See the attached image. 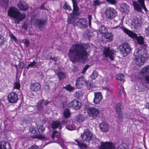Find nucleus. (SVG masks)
I'll list each match as a JSON object with an SVG mask.
<instances>
[{
    "instance_id": "obj_1",
    "label": "nucleus",
    "mask_w": 149,
    "mask_h": 149,
    "mask_svg": "<svg viewBox=\"0 0 149 149\" xmlns=\"http://www.w3.org/2000/svg\"><path fill=\"white\" fill-rule=\"evenodd\" d=\"M89 48L86 44L76 43L73 44L69 49L68 57L72 63L80 60L87 58L89 55L87 50Z\"/></svg>"
},
{
    "instance_id": "obj_2",
    "label": "nucleus",
    "mask_w": 149,
    "mask_h": 149,
    "mask_svg": "<svg viewBox=\"0 0 149 149\" xmlns=\"http://www.w3.org/2000/svg\"><path fill=\"white\" fill-rule=\"evenodd\" d=\"M8 14L9 17L15 19V22L16 24H19L26 17L24 13H21L16 8L13 7H11L9 9Z\"/></svg>"
},
{
    "instance_id": "obj_3",
    "label": "nucleus",
    "mask_w": 149,
    "mask_h": 149,
    "mask_svg": "<svg viewBox=\"0 0 149 149\" xmlns=\"http://www.w3.org/2000/svg\"><path fill=\"white\" fill-rule=\"evenodd\" d=\"M51 137L56 141L55 142L60 144L63 149H67L64 145V140L62 138L57 131H54L52 134Z\"/></svg>"
},
{
    "instance_id": "obj_4",
    "label": "nucleus",
    "mask_w": 149,
    "mask_h": 149,
    "mask_svg": "<svg viewBox=\"0 0 149 149\" xmlns=\"http://www.w3.org/2000/svg\"><path fill=\"white\" fill-rule=\"evenodd\" d=\"M146 46L144 45V46H141L138 49H136L134 53V56L147 59L148 56L146 49Z\"/></svg>"
},
{
    "instance_id": "obj_5",
    "label": "nucleus",
    "mask_w": 149,
    "mask_h": 149,
    "mask_svg": "<svg viewBox=\"0 0 149 149\" xmlns=\"http://www.w3.org/2000/svg\"><path fill=\"white\" fill-rule=\"evenodd\" d=\"M120 54L123 56H125L128 54L131 50V48L129 44L127 43H124L119 46Z\"/></svg>"
},
{
    "instance_id": "obj_6",
    "label": "nucleus",
    "mask_w": 149,
    "mask_h": 149,
    "mask_svg": "<svg viewBox=\"0 0 149 149\" xmlns=\"http://www.w3.org/2000/svg\"><path fill=\"white\" fill-rule=\"evenodd\" d=\"M104 13L106 17L110 19H113L117 15L116 10L114 8L110 7H107L106 8Z\"/></svg>"
},
{
    "instance_id": "obj_7",
    "label": "nucleus",
    "mask_w": 149,
    "mask_h": 149,
    "mask_svg": "<svg viewBox=\"0 0 149 149\" xmlns=\"http://www.w3.org/2000/svg\"><path fill=\"white\" fill-rule=\"evenodd\" d=\"M92 134L90 132L89 130H86L81 135V139L86 143H89L90 141L92 140Z\"/></svg>"
},
{
    "instance_id": "obj_8",
    "label": "nucleus",
    "mask_w": 149,
    "mask_h": 149,
    "mask_svg": "<svg viewBox=\"0 0 149 149\" xmlns=\"http://www.w3.org/2000/svg\"><path fill=\"white\" fill-rule=\"evenodd\" d=\"M87 112L89 117L95 119L99 116L100 112L98 109L96 108L89 107L88 109Z\"/></svg>"
},
{
    "instance_id": "obj_9",
    "label": "nucleus",
    "mask_w": 149,
    "mask_h": 149,
    "mask_svg": "<svg viewBox=\"0 0 149 149\" xmlns=\"http://www.w3.org/2000/svg\"><path fill=\"white\" fill-rule=\"evenodd\" d=\"M114 50L110 48L105 47L103 50V54L106 57H108L111 61L114 60Z\"/></svg>"
},
{
    "instance_id": "obj_10",
    "label": "nucleus",
    "mask_w": 149,
    "mask_h": 149,
    "mask_svg": "<svg viewBox=\"0 0 149 149\" xmlns=\"http://www.w3.org/2000/svg\"><path fill=\"white\" fill-rule=\"evenodd\" d=\"M7 99L9 103H15L18 100V95L15 92H11L8 95Z\"/></svg>"
},
{
    "instance_id": "obj_11",
    "label": "nucleus",
    "mask_w": 149,
    "mask_h": 149,
    "mask_svg": "<svg viewBox=\"0 0 149 149\" xmlns=\"http://www.w3.org/2000/svg\"><path fill=\"white\" fill-rule=\"evenodd\" d=\"M62 124L65 125L66 128L68 130L72 131L76 129V126L74 124L66 119L63 120L62 121Z\"/></svg>"
},
{
    "instance_id": "obj_12",
    "label": "nucleus",
    "mask_w": 149,
    "mask_h": 149,
    "mask_svg": "<svg viewBox=\"0 0 149 149\" xmlns=\"http://www.w3.org/2000/svg\"><path fill=\"white\" fill-rule=\"evenodd\" d=\"M85 84H87L86 81L83 76H81L77 79L75 83L77 88H82L83 86L85 85Z\"/></svg>"
},
{
    "instance_id": "obj_13",
    "label": "nucleus",
    "mask_w": 149,
    "mask_h": 149,
    "mask_svg": "<svg viewBox=\"0 0 149 149\" xmlns=\"http://www.w3.org/2000/svg\"><path fill=\"white\" fill-rule=\"evenodd\" d=\"M100 149H114L115 144L111 142H101Z\"/></svg>"
},
{
    "instance_id": "obj_14",
    "label": "nucleus",
    "mask_w": 149,
    "mask_h": 149,
    "mask_svg": "<svg viewBox=\"0 0 149 149\" xmlns=\"http://www.w3.org/2000/svg\"><path fill=\"white\" fill-rule=\"evenodd\" d=\"M81 103L79 101L74 100L68 104V106L75 110H79L81 107Z\"/></svg>"
},
{
    "instance_id": "obj_15",
    "label": "nucleus",
    "mask_w": 149,
    "mask_h": 149,
    "mask_svg": "<svg viewBox=\"0 0 149 149\" xmlns=\"http://www.w3.org/2000/svg\"><path fill=\"white\" fill-rule=\"evenodd\" d=\"M17 6L21 10L25 11L28 10L29 8L28 4L23 1H20L17 3Z\"/></svg>"
},
{
    "instance_id": "obj_16",
    "label": "nucleus",
    "mask_w": 149,
    "mask_h": 149,
    "mask_svg": "<svg viewBox=\"0 0 149 149\" xmlns=\"http://www.w3.org/2000/svg\"><path fill=\"white\" fill-rule=\"evenodd\" d=\"M76 24L81 29H86L88 26L87 21L86 19L81 18L79 19Z\"/></svg>"
},
{
    "instance_id": "obj_17",
    "label": "nucleus",
    "mask_w": 149,
    "mask_h": 149,
    "mask_svg": "<svg viewBox=\"0 0 149 149\" xmlns=\"http://www.w3.org/2000/svg\"><path fill=\"white\" fill-rule=\"evenodd\" d=\"M41 88V86L39 83L36 82H32L31 89L33 91L37 92L39 91Z\"/></svg>"
},
{
    "instance_id": "obj_18",
    "label": "nucleus",
    "mask_w": 149,
    "mask_h": 149,
    "mask_svg": "<svg viewBox=\"0 0 149 149\" xmlns=\"http://www.w3.org/2000/svg\"><path fill=\"white\" fill-rule=\"evenodd\" d=\"M94 96L93 102L95 104H98L102 101V96L101 92L95 93Z\"/></svg>"
},
{
    "instance_id": "obj_19",
    "label": "nucleus",
    "mask_w": 149,
    "mask_h": 149,
    "mask_svg": "<svg viewBox=\"0 0 149 149\" xmlns=\"http://www.w3.org/2000/svg\"><path fill=\"white\" fill-rule=\"evenodd\" d=\"M75 141L77 143L76 145H77L80 149H86L87 148V145L82 140L79 139H74Z\"/></svg>"
},
{
    "instance_id": "obj_20",
    "label": "nucleus",
    "mask_w": 149,
    "mask_h": 149,
    "mask_svg": "<svg viewBox=\"0 0 149 149\" xmlns=\"http://www.w3.org/2000/svg\"><path fill=\"white\" fill-rule=\"evenodd\" d=\"M120 6L121 11L124 13L127 14L129 13L130 10V7L126 3H120Z\"/></svg>"
},
{
    "instance_id": "obj_21",
    "label": "nucleus",
    "mask_w": 149,
    "mask_h": 149,
    "mask_svg": "<svg viewBox=\"0 0 149 149\" xmlns=\"http://www.w3.org/2000/svg\"><path fill=\"white\" fill-rule=\"evenodd\" d=\"M132 38L135 39L137 41L139 44L144 46V38L142 36H138L135 33Z\"/></svg>"
},
{
    "instance_id": "obj_22",
    "label": "nucleus",
    "mask_w": 149,
    "mask_h": 149,
    "mask_svg": "<svg viewBox=\"0 0 149 149\" xmlns=\"http://www.w3.org/2000/svg\"><path fill=\"white\" fill-rule=\"evenodd\" d=\"M147 59L145 58L136 56L134 61L136 65L141 66L143 65L144 61Z\"/></svg>"
},
{
    "instance_id": "obj_23",
    "label": "nucleus",
    "mask_w": 149,
    "mask_h": 149,
    "mask_svg": "<svg viewBox=\"0 0 149 149\" xmlns=\"http://www.w3.org/2000/svg\"><path fill=\"white\" fill-rule=\"evenodd\" d=\"M45 20L38 19L36 21L35 24L39 29L42 30L45 25Z\"/></svg>"
},
{
    "instance_id": "obj_24",
    "label": "nucleus",
    "mask_w": 149,
    "mask_h": 149,
    "mask_svg": "<svg viewBox=\"0 0 149 149\" xmlns=\"http://www.w3.org/2000/svg\"><path fill=\"white\" fill-rule=\"evenodd\" d=\"M11 149V146L8 142L2 141L0 142V149Z\"/></svg>"
},
{
    "instance_id": "obj_25",
    "label": "nucleus",
    "mask_w": 149,
    "mask_h": 149,
    "mask_svg": "<svg viewBox=\"0 0 149 149\" xmlns=\"http://www.w3.org/2000/svg\"><path fill=\"white\" fill-rule=\"evenodd\" d=\"M61 123L58 120L53 121L51 124V127L53 129H55L58 128L59 130L61 129L62 127Z\"/></svg>"
},
{
    "instance_id": "obj_26",
    "label": "nucleus",
    "mask_w": 149,
    "mask_h": 149,
    "mask_svg": "<svg viewBox=\"0 0 149 149\" xmlns=\"http://www.w3.org/2000/svg\"><path fill=\"white\" fill-rule=\"evenodd\" d=\"M99 126L100 130L104 132H106L108 131L109 126L106 123L103 122L99 124Z\"/></svg>"
},
{
    "instance_id": "obj_27",
    "label": "nucleus",
    "mask_w": 149,
    "mask_h": 149,
    "mask_svg": "<svg viewBox=\"0 0 149 149\" xmlns=\"http://www.w3.org/2000/svg\"><path fill=\"white\" fill-rule=\"evenodd\" d=\"M45 101V100L43 99L41 100H39L37 103L36 107L38 110L41 112L42 111L44 107L43 106V104Z\"/></svg>"
},
{
    "instance_id": "obj_28",
    "label": "nucleus",
    "mask_w": 149,
    "mask_h": 149,
    "mask_svg": "<svg viewBox=\"0 0 149 149\" xmlns=\"http://www.w3.org/2000/svg\"><path fill=\"white\" fill-rule=\"evenodd\" d=\"M74 119L77 122L81 123L84 121L85 117L83 114L79 113L75 116Z\"/></svg>"
},
{
    "instance_id": "obj_29",
    "label": "nucleus",
    "mask_w": 149,
    "mask_h": 149,
    "mask_svg": "<svg viewBox=\"0 0 149 149\" xmlns=\"http://www.w3.org/2000/svg\"><path fill=\"white\" fill-rule=\"evenodd\" d=\"M119 28L120 29H122L124 33L131 38H132L135 33H133L132 31L124 27L123 26H122L121 27H119Z\"/></svg>"
},
{
    "instance_id": "obj_30",
    "label": "nucleus",
    "mask_w": 149,
    "mask_h": 149,
    "mask_svg": "<svg viewBox=\"0 0 149 149\" xmlns=\"http://www.w3.org/2000/svg\"><path fill=\"white\" fill-rule=\"evenodd\" d=\"M115 109L117 113H119L124 108L123 105L121 103H118L115 105Z\"/></svg>"
},
{
    "instance_id": "obj_31",
    "label": "nucleus",
    "mask_w": 149,
    "mask_h": 149,
    "mask_svg": "<svg viewBox=\"0 0 149 149\" xmlns=\"http://www.w3.org/2000/svg\"><path fill=\"white\" fill-rule=\"evenodd\" d=\"M73 5V10L72 11L73 14L75 15H79L80 12L79 11V9L78 6L77 2H72Z\"/></svg>"
},
{
    "instance_id": "obj_32",
    "label": "nucleus",
    "mask_w": 149,
    "mask_h": 149,
    "mask_svg": "<svg viewBox=\"0 0 149 149\" xmlns=\"http://www.w3.org/2000/svg\"><path fill=\"white\" fill-rule=\"evenodd\" d=\"M32 137L34 138H38L44 141H47L49 139L47 137H45L41 134H34L32 136Z\"/></svg>"
},
{
    "instance_id": "obj_33",
    "label": "nucleus",
    "mask_w": 149,
    "mask_h": 149,
    "mask_svg": "<svg viewBox=\"0 0 149 149\" xmlns=\"http://www.w3.org/2000/svg\"><path fill=\"white\" fill-rule=\"evenodd\" d=\"M132 24L135 28H137L139 25V23L138 19L136 17H134L132 22Z\"/></svg>"
},
{
    "instance_id": "obj_34",
    "label": "nucleus",
    "mask_w": 149,
    "mask_h": 149,
    "mask_svg": "<svg viewBox=\"0 0 149 149\" xmlns=\"http://www.w3.org/2000/svg\"><path fill=\"white\" fill-rule=\"evenodd\" d=\"M63 88L68 91L70 92H72L74 90V87L72 86L70 84L66 85L65 86H63Z\"/></svg>"
},
{
    "instance_id": "obj_35",
    "label": "nucleus",
    "mask_w": 149,
    "mask_h": 149,
    "mask_svg": "<svg viewBox=\"0 0 149 149\" xmlns=\"http://www.w3.org/2000/svg\"><path fill=\"white\" fill-rule=\"evenodd\" d=\"M104 36L106 38V39H108V41L110 42L112 40L113 38V35L111 33H106L104 34Z\"/></svg>"
},
{
    "instance_id": "obj_36",
    "label": "nucleus",
    "mask_w": 149,
    "mask_h": 149,
    "mask_svg": "<svg viewBox=\"0 0 149 149\" xmlns=\"http://www.w3.org/2000/svg\"><path fill=\"white\" fill-rule=\"evenodd\" d=\"M38 65L37 64V63L35 61H33L32 62H31L26 67V68L29 69L30 68H33V67H36L37 68V67L36 66Z\"/></svg>"
},
{
    "instance_id": "obj_37",
    "label": "nucleus",
    "mask_w": 149,
    "mask_h": 149,
    "mask_svg": "<svg viewBox=\"0 0 149 149\" xmlns=\"http://www.w3.org/2000/svg\"><path fill=\"white\" fill-rule=\"evenodd\" d=\"M70 110L68 109H65L63 112V116L66 119L70 117Z\"/></svg>"
},
{
    "instance_id": "obj_38",
    "label": "nucleus",
    "mask_w": 149,
    "mask_h": 149,
    "mask_svg": "<svg viewBox=\"0 0 149 149\" xmlns=\"http://www.w3.org/2000/svg\"><path fill=\"white\" fill-rule=\"evenodd\" d=\"M57 75L60 81L63 80L66 78L65 74L62 72H58L57 74Z\"/></svg>"
},
{
    "instance_id": "obj_39",
    "label": "nucleus",
    "mask_w": 149,
    "mask_h": 149,
    "mask_svg": "<svg viewBox=\"0 0 149 149\" xmlns=\"http://www.w3.org/2000/svg\"><path fill=\"white\" fill-rule=\"evenodd\" d=\"M100 32L101 34H105L107 31V29L104 26H101L100 28Z\"/></svg>"
},
{
    "instance_id": "obj_40",
    "label": "nucleus",
    "mask_w": 149,
    "mask_h": 149,
    "mask_svg": "<svg viewBox=\"0 0 149 149\" xmlns=\"http://www.w3.org/2000/svg\"><path fill=\"white\" fill-rule=\"evenodd\" d=\"M142 72L143 74L149 73V65L144 67L142 69Z\"/></svg>"
},
{
    "instance_id": "obj_41",
    "label": "nucleus",
    "mask_w": 149,
    "mask_h": 149,
    "mask_svg": "<svg viewBox=\"0 0 149 149\" xmlns=\"http://www.w3.org/2000/svg\"><path fill=\"white\" fill-rule=\"evenodd\" d=\"M128 148L126 143H123L118 146L116 149H127Z\"/></svg>"
},
{
    "instance_id": "obj_42",
    "label": "nucleus",
    "mask_w": 149,
    "mask_h": 149,
    "mask_svg": "<svg viewBox=\"0 0 149 149\" xmlns=\"http://www.w3.org/2000/svg\"><path fill=\"white\" fill-rule=\"evenodd\" d=\"M116 77L117 80L122 81L124 79V75L122 74H118L116 75Z\"/></svg>"
},
{
    "instance_id": "obj_43",
    "label": "nucleus",
    "mask_w": 149,
    "mask_h": 149,
    "mask_svg": "<svg viewBox=\"0 0 149 149\" xmlns=\"http://www.w3.org/2000/svg\"><path fill=\"white\" fill-rule=\"evenodd\" d=\"M93 34V33L92 32H85L84 33L83 36L86 38H90L92 37Z\"/></svg>"
},
{
    "instance_id": "obj_44",
    "label": "nucleus",
    "mask_w": 149,
    "mask_h": 149,
    "mask_svg": "<svg viewBox=\"0 0 149 149\" xmlns=\"http://www.w3.org/2000/svg\"><path fill=\"white\" fill-rule=\"evenodd\" d=\"M38 131L39 133H42L45 129V127L43 125H40L38 126Z\"/></svg>"
},
{
    "instance_id": "obj_45",
    "label": "nucleus",
    "mask_w": 149,
    "mask_h": 149,
    "mask_svg": "<svg viewBox=\"0 0 149 149\" xmlns=\"http://www.w3.org/2000/svg\"><path fill=\"white\" fill-rule=\"evenodd\" d=\"M98 76V73L96 70H94L92 73L91 77L92 79H95Z\"/></svg>"
},
{
    "instance_id": "obj_46",
    "label": "nucleus",
    "mask_w": 149,
    "mask_h": 149,
    "mask_svg": "<svg viewBox=\"0 0 149 149\" xmlns=\"http://www.w3.org/2000/svg\"><path fill=\"white\" fill-rule=\"evenodd\" d=\"M63 8L65 9L68 10L69 11L72 10V9L70 6L68 5V3L67 2H65L63 6Z\"/></svg>"
},
{
    "instance_id": "obj_47",
    "label": "nucleus",
    "mask_w": 149,
    "mask_h": 149,
    "mask_svg": "<svg viewBox=\"0 0 149 149\" xmlns=\"http://www.w3.org/2000/svg\"><path fill=\"white\" fill-rule=\"evenodd\" d=\"M93 5L95 6H99L101 4V3L98 0H94L93 1Z\"/></svg>"
},
{
    "instance_id": "obj_48",
    "label": "nucleus",
    "mask_w": 149,
    "mask_h": 149,
    "mask_svg": "<svg viewBox=\"0 0 149 149\" xmlns=\"http://www.w3.org/2000/svg\"><path fill=\"white\" fill-rule=\"evenodd\" d=\"M28 149H42V148L41 146H38L36 145H33Z\"/></svg>"
},
{
    "instance_id": "obj_49",
    "label": "nucleus",
    "mask_w": 149,
    "mask_h": 149,
    "mask_svg": "<svg viewBox=\"0 0 149 149\" xmlns=\"http://www.w3.org/2000/svg\"><path fill=\"white\" fill-rule=\"evenodd\" d=\"M5 40L3 37L0 34V45H3L5 42Z\"/></svg>"
},
{
    "instance_id": "obj_50",
    "label": "nucleus",
    "mask_w": 149,
    "mask_h": 149,
    "mask_svg": "<svg viewBox=\"0 0 149 149\" xmlns=\"http://www.w3.org/2000/svg\"><path fill=\"white\" fill-rule=\"evenodd\" d=\"M14 86L15 88L17 89H19L20 88V85L19 82H17L15 83Z\"/></svg>"
},
{
    "instance_id": "obj_51",
    "label": "nucleus",
    "mask_w": 149,
    "mask_h": 149,
    "mask_svg": "<svg viewBox=\"0 0 149 149\" xmlns=\"http://www.w3.org/2000/svg\"><path fill=\"white\" fill-rule=\"evenodd\" d=\"M67 22L69 24L73 23L74 22V18L71 17H68Z\"/></svg>"
},
{
    "instance_id": "obj_52",
    "label": "nucleus",
    "mask_w": 149,
    "mask_h": 149,
    "mask_svg": "<svg viewBox=\"0 0 149 149\" xmlns=\"http://www.w3.org/2000/svg\"><path fill=\"white\" fill-rule=\"evenodd\" d=\"M74 96L77 98L79 99L81 96V92H76L74 94Z\"/></svg>"
},
{
    "instance_id": "obj_53",
    "label": "nucleus",
    "mask_w": 149,
    "mask_h": 149,
    "mask_svg": "<svg viewBox=\"0 0 149 149\" xmlns=\"http://www.w3.org/2000/svg\"><path fill=\"white\" fill-rule=\"evenodd\" d=\"M9 36L11 39L13 40L15 42H16L17 41V38L13 34H10Z\"/></svg>"
},
{
    "instance_id": "obj_54",
    "label": "nucleus",
    "mask_w": 149,
    "mask_h": 149,
    "mask_svg": "<svg viewBox=\"0 0 149 149\" xmlns=\"http://www.w3.org/2000/svg\"><path fill=\"white\" fill-rule=\"evenodd\" d=\"M107 1L111 4H115L116 3L115 0H107Z\"/></svg>"
},
{
    "instance_id": "obj_55",
    "label": "nucleus",
    "mask_w": 149,
    "mask_h": 149,
    "mask_svg": "<svg viewBox=\"0 0 149 149\" xmlns=\"http://www.w3.org/2000/svg\"><path fill=\"white\" fill-rule=\"evenodd\" d=\"M45 91L47 92H49L50 90L49 86L48 85H45L44 86Z\"/></svg>"
},
{
    "instance_id": "obj_56",
    "label": "nucleus",
    "mask_w": 149,
    "mask_h": 149,
    "mask_svg": "<svg viewBox=\"0 0 149 149\" xmlns=\"http://www.w3.org/2000/svg\"><path fill=\"white\" fill-rule=\"evenodd\" d=\"M90 65H86L84 68L82 72V73H85L88 68L90 67Z\"/></svg>"
},
{
    "instance_id": "obj_57",
    "label": "nucleus",
    "mask_w": 149,
    "mask_h": 149,
    "mask_svg": "<svg viewBox=\"0 0 149 149\" xmlns=\"http://www.w3.org/2000/svg\"><path fill=\"white\" fill-rule=\"evenodd\" d=\"M24 43L26 47H28L29 46L30 42L29 40L28 39H25Z\"/></svg>"
},
{
    "instance_id": "obj_58",
    "label": "nucleus",
    "mask_w": 149,
    "mask_h": 149,
    "mask_svg": "<svg viewBox=\"0 0 149 149\" xmlns=\"http://www.w3.org/2000/svg\"><path fill=\"white\" fill-rule=\"evenodd\" d=\"M22 28L25 30H27L28 29V25L24 23L22 26Z\"/></svg>"
},
{
    "instance_id": "obj_59",
    "label": "nucleus",
    "mask_w": 149,
    "mask_h": 149,
    "mask_svg": "<svg viewBox=\"0 0 149 149\" xmlns=\"http://www.w3.org/2000/svg\"><path fill=\"white\" fill-rule=\"evenodd\" d=\"M45 4H43L40 7V10H45L46 8L45 7Z\"/></svg>"
},
{
    "instance_id": "obj_60",
    "label": "nucleus",
    "mask_w": 149,
    "mask_h": 149,
    "mask_svg": "<svg viewBox=\"0 0 149 149\" xmlns=\"http://www.w3.org/2000/svg\"><path fill=\"white\" fill-rule=\"evenodd\" d=\"M145 80L146 82L149 84V75L147 76L146 77Z\"/></svg>"
},
{
    "instance_id": "obj_61",
    "label": "nucleus",
    "mask_w": 149,
    "mask_h": 149,
    "mask_svg": "<svg viewBox=\"0 0 149 149\" xmlns=\"http://www.w3.org/2000/svg\"><path fill=\"white\" fill-rule=\"evenodd\" d=\"M143 88L141 90V91H145V89H146V90L148 89V88L145 85L143 86Z\"/></svg>"
},
{
    "instance_id": "obj_62",
    "label": "nucleus",
    "mask_w": 149,
    "mask_h": 149,
    "mask_svg": "<svg viewBox=\"0 0 149 149\" xmlns=\"http://www.w3.org/2000/svg\"><path fill=\"white\" fill-rule=\"evenodd\" d=\"M145 32L147 36L149 35V26L146 29Z\"/></svg>"
},
{
    "instance_id": "obj_63",
    "label": "nucleus",
    "mask_w": 149,
    "mask_h": 149,
    "mask_svg": "<svg viewBox=\"0 0 149 149\" xmlns=\"http://www.w3.org/2000/svg\"><path fill=\"white\" fill-rule=\"evenodd\" d=\"M125 117L126 118H127L129 119H130V113H125Z\"/></svg>"
},
{
    "instance_id": "obj_64",
    "label": "nucleus",
    "mask_w": 149,
    "mask_h": 149,
    "mask_svg": "<svg viewBox=\"0 0 149 149\" xmlns=\"http://www.w3.org/2000/svg\"><path fill=\"white\" fill-rule=\"evenodd\" d=\"M118 117L119 119H122L123 118V115L121 113H118Z\"/></svg>"
}]
</instances>
